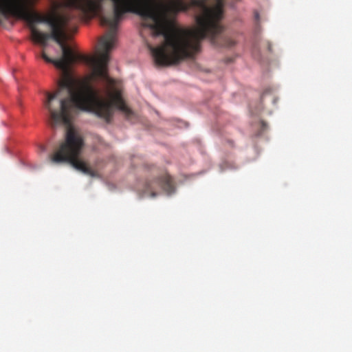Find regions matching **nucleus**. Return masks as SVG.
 I'll list each match as a JSON object with an SVG mask.
<instances>
[{
    "instance_id": "nucleus-4",
    "label": "nucleus",
    "mask_w": 352,
    "mask_h": 352,
    "mask_svg": "<svg viewBox=\"0 0 352 352\" xmlns=\"http://www.w3.org/2000/svg\"><path fill=\"white\" fill-rule=\"evenodd\" d=\"M261 123H262L263 126L264 127V126H265V122H262Z\"/></svg>"
},
{
    "instance_id": "nucleus-1",
    "label": "nucleus",
    "mask_w": 352,
    "mask_h": 352,
    "mask_svg": "<svg viewBox=\"0 0 352 352\" xmlns=\"http://www.w3.org/2000/svg\"><path fill=\"white\" fill-rule=\"evenodd\" d=\"M174 190L175 187L171 177L165 170H161L153 179L146 182L142 192L151 197H155L161 191L171 194Z\"/></svg>"
},
{
    "instance_id": "nucleus-5",
    "label": "nucleus",
    "mask_w": 352,
    "mask_h": 352,
    "mask_svg": "<svg viewBox=\"0 0 352 352\" xmlns=\"http://www.w3.org/2000/svg\"><path fill=\"white\" fill-rule=\"evenodd\" d=\"M41 149H42V151H44V150H45L44 146H42V147H41Z\"/></svg>"
},
{
    "instance_id": "nucleus-2",
    "label": "nucleus",
    "mask_w": 352,
    "mask_h": 352,
    "mask_svg": "<svg viewBox=\"0 0 352 352\" xmlns=\"http://www.w3.org/2000/svg\"><path fill=\"white\" fill-rule=\"evenodd\" d=\"M236 44V42L229 37H223L221 38V45L225 47L231 48L234 47Z\"/></svg>"
},
{
    "instance_id": "nucleus-3",
    "label": "nucleus",
    "mask_w": 352,
    "mask_h": 352,
    "mask_svg": "<svg viewBox=\"0 0 352 352\" xmlns=\"http://www.w3.org/2000/svg\"><path fill=\"white\" fill-rule=\"evenodd\" d=\"M267 47L268 51L271 52L272 51V45L269 41L267 42Z\"/></svg>"
}]
</instances>
